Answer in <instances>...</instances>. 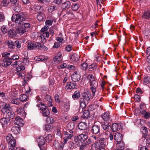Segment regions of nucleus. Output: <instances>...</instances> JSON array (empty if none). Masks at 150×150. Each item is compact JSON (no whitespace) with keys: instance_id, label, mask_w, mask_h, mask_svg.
Returning <instances> with one entry per match:
<instances>
[{"instance_id":"obj_1","label":"nucleus","mask_w":150,"mask_h":150,"mask_svg":"<svg viewBox=\"0 0 150 150\" xmlns=\"http://www.w3.org/2000/svg\"><path fill=\"white\" fill-rule=\"evenodd\" d=\"M25 14L22 12L13 14L11 17V20L16 25H21L25 20Z\"/></svg>"},{"instance_id":"obj_2","label":"nucleus","mask_w":150,"mask_h":150,"mask_svg":"<svg viewBox=\"0 0 150 150\" xmlns=\"http://www.w3.org/2000/svg\"><path fill=\"white\" fill-rule=\"evenodd\" d=\"M10 54V53L7 52H5L2 54V57H6V58L5 59L4 63L2 64L3 66L7 67L11 64V61L12 60V59L9 57H8V56L6 57V56L9 55Z\"/></svg>"},{"instance_id":"obj_3","label":"nucleus","mask_w":150,"mask_h":150,"mask_svg":"<svg viewBox=\"0 0 150 150\" xmlns=\"http://www.w3.org/2000/svg\"><path fill=\"white\" fill-rule=\"evenodd\" d=\"M0 108L1 109L2 112L3 113H5L6 112L11 110L9 105L5 103H3L0 105Z\"/></svg>"},{"instance_id":"obj_4","label":"nucleus","mask_w":150,"mask_h":150,"mask_svg":"<svg viewBox=\"0 0 150 150\" xmlns=\"http://www.w3.org/2000/svg\"><path fill=\"white\" fill-rule=\"evenodd\" d=\"M105 139L103 138H100L99 140H97V142L95 143V144H92V147H98L100 146H102V147H104V140Z\"/></svg>"},{"instance_id":"obj_5","label":"nucleus","mask_w":150,"mask_h":150,"mask_svg":"<svg viewBox=\"0 0 150 150\" xmlns=\"http://www.w3.org/2000/svg\"><path fill=\"white\" fill-rule=\"evenodd\" d=\"M87 78L89 79L90 85L95 86H98V83L96 81L94 77L92 75H89L88 76Z\"/></svg>"},{"instance_id":"obj_6","label":"nucleus","mask_w":150,"mask_h":150,"mask_svg":"<svg viewBox=\"0 0 150 150\" xmlns=\"http://www.w3.org/2000/svg\"><path fill=\"white\" fill-rule=\"evenodd\" d=\"M111 129L113 132H116L120 129H122V127L120 124L114 123L112 124Z\"/></svg>"},{"instance_id":"obj_7","label":"nucleus","mask_w":150,"mask_h":150,"mask_svg":"<svg viewBox=\"0 0 150 150\" xmlns=\"http://www.w3.org/2000/svg\"><path fill=\"white\" fill-rule=\"evenodd\" d=\"M83 98L87 101H89L91 97V93L90 91H87L86 92H84L82 94Z\"/></svg>"},{"instance_id":"obj_8","label":"nucleus","mask_w":150,"mask_h":150,"mask_svg":"<svg viewBox=\"0 0 150 150\" xmlns=\"http://www.w3.org/2000/svg\"><path fill=\"white\" fill-rule=\"evenodd\" d=\"M71 79L74 82H76L80 79L81 76L79 74H77L76 71L71 76Z\"/></svg>"},{"instance_id":"obj_9","label":"nucleus","mask_w":150,"mask_h":150,"mask_svg":"<svg viewBox=\"0 0 150 150\" xmlns=\"http://www.w3.org/2000/svg\"><path fill=\"white\" fill-rule=\"evenodd\" d=\"M88 138V136L85 134H82L77 136V139L78 140L81 142H84Z\"/></svg>"},{"instance_id":"obj_10","label":"nucleus","mask_w":150,"mask_h":150,"mask_svg":"<svg viewBox=\"0 0 150 150\" xmlns=\"http://www.w3.org/2000/svg\"><path fill=\"white\" fill-rule=\"evenodd\" d=\"M101 117L104 121V122L110 123L111 120L110 118L107 113L105 112L103 115H102Z\"/></svg>"},{"instance_id":"obj_11","label":"nucleus","mask_w":150,"mask_h":150,"mask_svg":"<svg viewBox=\"0 0 150 150\" xmlns=\"http://www.w3.org/2000/svg\"><path fill=\"white\" fill-rule=\"evenodd\" d=\"M122 134L119 133H116L114 137V139L117 142L122 141Z\"/></svg>"},{"instance_id":"obj_12","label":"nucleus","mask_w":150,"mask_h":150,"mask_svg":"<svg viewBox=\"0 0 150 150\" xmlns=\"http://www.w3.org/2000/svg\"><path fill=\"white\" fill-rule=\"evenodd\" d=\"M14 123L20 127L23 125V120L19 117H16L15 118L14 121Z\"/></svg>"},{"instance_id":"obj_13","label":"nucleus","mask_w":150,"mask_h":150,"mask_svg":"<svg viewBox=\"0 0 150 150\" xmlns=\"http://www.w3.org/2000/svg\"><path fill=\"white\" fill-rule=\"evenodd\" d=\"M91 131L94 134H100V127L98 126L94 125L92 126Z\"/></svg>"},{"instance_id":"obj_14","label":"nucleus","mask_w":150,"mask_h":150,"mask_svg":"<svg viewBox=\"0 0 150 150\" xmlns=\"http://www.w3.org/2000/svg\"><path fill=\"white\" fill-rule=\"evenodd\" d=\"M80 56L74 54L70 56V59L71 62H76L79 60Z\"/></svg>"},{"instance_id":"obj_15","label":"nucleus","mask_w":150,"mask_h":150,"mask_svg":"<svg viewBox=\"0 0 150 150\" xmlns=\"http://www.w3.org/2000/svg\"><path fill=\"white\" fill-rule=\"evenodd\" d=\"M77 87L76 83L70 82L68 83L65 87V88L67 89H73L76 88Z\"/></svg>"},{"instance_id":"obj_16","label":"nucleus","mask_w":150,"mask_h":150,"mask_svg":"<svg viewBox=\"0 0 150 150\" xmlns=\"http://www.w3.org/2000/svg\"><path fill=\"white\" fill-rule=\"evenodd\" d=\"M9 120V119L8 118H7V117L5 118L4 117L1 119L0 122L2 127H4L7 125L8 123Z\"/></svg>"},{"instance_id":"obj_17","label":"nucleus","mask_w":150,"mask_h":150,"mask_svg":"<svg viewBox=\"0 0 150 150\" xmlns=\"http://www.w3.org/2000/svg\"><path fill=\"white\" fill-rule=\"evenodd\" d=\"M38 47V43L35 42H30L28 45V47L29 50H32L34 48H36Z\"/></svg>"},{"instance_id":"obj_18","label":"nucleus","mask_w":150,"mask_h":150,"mask_svg":"<svg viewBox=\"0 0 150 150\" xmlns=\"http://www.w3.org/2000/svg\"><path fill=\"white\" fill-rule=\"evenodd\" d=\"M110 123L104 122L102 125V126L104 130L106 131H108L110 129L111 127L110 125H109Z\"/></svg>"},{"instance_id":"obj_19","label":"nucleus","mask_w":150,"mask_h":150,"mask_svg":"<svg viewBox=\"0 0 150 150\" xmlns=\"http://www.w3.org/2000/svg\"><path fill=\"white\" fill-rule=\"evenodd\" d=\"M78 127L80 129L84 130L87 129V125L85 122H81L79 124Z\"/></svg>"},{"instance_id":"obj_20","label":"nucleus","mask_w":150,"mask_h":150,"mask_svg":"<svg viewBox=\"0 0 150 150\" xmlns=\"http://www.w3.org/2000/svg\"><path fill=\"white\" fill-rule=\"evenodd\" d=\"M116 147L118 148L121 150H123L125 147V145L123 141L120 142H117L116 144Z\"/></svg>"},{"instance_id":"obj_21","label":"nucleus","mask_w":150,"mask_h":150,"mask_svg":"<svg viewBox=\"0 0 150 150\" xmlns=\"http://www.w3.org/2000/svg\"><path fill=\"white\" fill-rule=\"evenodd\" d=\"M37 141L38 142V145L39 146H42L45 144V140L44 137H39L37 139Z\"/></svg>"},{"instance_id":"obj_22","label":"nucleus","mask_w":150,"mask_h":150,"mask_svg":"<svg viewBox=\"0 0 150 150\" xmlns=\"http://www.w3.org/2000/svg\"><path fill=\"white\" fill-rule=\"evenodd\" d=\"M16 30L20 34H23L27 31L21 25L18 27H17Z\"/></svg>"},{"instance_id":"obj_23","label":"nucleus","mask_w":150,"mask_h":150,"mask_svg":"<svg viewBox=\"0 0 150 150\" xmlns=\"http://www.w3.org/2000/svg\"><path fill=\"white\" fill-rule=\"evenodd\" d=\"M71 3L70 1H67L64 2L62 5V8L64 9H68L70 7Z\"/></svg>"},{"instance_id":"obj_24","label":"nucleus","mask_w":150,"mask_h":150,"mask_svg":"<svg viewBox=\"0 0 150 150\" xmlns=\"http://www.w3.org/2000/svg\"><path fill=\"white\" fill-rule=\"evenodd\" d=\"M8 34L11 38L15 37L16 35V31L13 29H11L8 31Z\"/></svg>"},{"instance_id":"obj_25","label":"nucleus","mask_w":150,"mask_h":150,"mask_svg":"<svg viewBox=\"0 0 150 150\" xmlns=\"http://www.w3.org/2000/svg\"><path fill=\"white\" fill-rule=\"evenodd\" d=\"M79 102L80 106L82 108V109H84L86 105V102L84 100V98H81L80 99Z\"/></svg>"},{"instance_id":"obj_26","label":"nucleus","mask_w":150,"mask_h":150,"mask_svg":"<svg viewBox=\"0 0 150 150\" xmlns=\"http://www.w3.org/2000/svg\"><path fill=\"white\" fill-rule=\"evenodd\" d=\"M37 18L40 21H42L44 20L45 16L42 12H40L37 16Z\"/></svg>"},{"instance_id":"obj_27","label":"nucleus","mask_w":150,"mask_h":150,"mask_svg":"<svg viewBox=\"0 0 150 150\" xmlns=\"http://www.w3.org/2000/svg\"><path fill=\"white\" fill-rule=\"evenodd\" d=\"M61 57V54L59 53L54 58V62H56L57 63H59L62 60Z\"/></svg>"},{"instance_id":"obj_28","label":"nucleus","mask_w":150,"mask_h":150,"mask_svg":"<svg viewBox=\"0 0 150 150\" xmlns=\"http://www.w3.org/2000/svg\"><path fill=\"white\" fill-rule=\"evenodd\" d=\"M22 24L21 25L23 26V27L26 31H28L29 28L31 27L30 25L28 23H25L23 22Z\"/></svg>"},{"instance_id":"obj_29","label":"nucleus","mask_w":150,"mask_h":150,"mask_svg":"<svg viewBox=\"0 0 150 150\" xmlns=\"http://www.w3.org/2000/svg\"><path fill=\"white\" fill-rule=\"evenodd\" d=\"M42 114L43 116L48 117L50 114V111L49 109L47 108L46 109L43 110L42 111Z\"/></svg>"},{"instance_id":"obj_30","label":"nucleus","mask_w":150,"mask_h":150,"mask_svg":"<svg viewBox=\"0 0 150 150\" xmlns=\"http://www.w3.org/2000/svg\"><path fill=\"white\" fill-rule=\"evenodd\" d=\"M20 100L21 101H25L28 99V96L25 94H22L19 97Z\"/></svg>"},{"instance_id":"obj_31","label":"nucleus","mask_w":150,"mask_h":150,"mask_svg":"<svg viewBox=\"0 0 150 150\" xmlns=\"http://www.w3.org/2000/svg\"><path fill=\"white\" fill-rule=\"evenodd\" d=\"M12 104L18 105L20 104V101L18 98H14L11 99Z\"/></svg>"},{"instance_id":"obj_32","label":"nucleus","mask_w":150,"mask_h":150,"mask_svg":"<svg viewBox=\"0 0 150 150\" xmlns=\"http://www.w3.org/2000/svg\"><path fill=\"white\" fill-rule=\"evenodd\" d=\"M90 116V112L88 110H85L84 111L82 117L83 118H87Z\"/></svg>"},{"instance_id":"obj_33","label":"nucleus","mask_w":150,"mask_h":150,"mask_svg":"<svg viewBox=\"0 0 150 150\" xmlns=\"http://www.w3.org/2000/svg\"><path fill=\"white\" fill-rule=\"evenodd\" d=\"M141 114L143 115L144 117L146 119H148L150 116V113L144 110H143L141 112Z\"/></svg>"},{"instance_id":"obj_34","label":"nucleus","mask_w":150,"mask_h":150,"mask_svg":"<svg viewBox=\"0 0 150 150\" xmlns=\"http://www.w3.org/2000/svg\"><path fill=\"white\" fill-rule=\"evenodd\" d=\"M8 45V47L11 49H13L15 47V45L13 42L9 40L7 42Z\"/></svg>"},{"instance_id":"obj_35","label":"nucleus","mask_w":150,"mask_h":150,"mask_svg":"<svg viewBox=\"0 0 150 150\" xmlns=\"http://www.w3.org/2000/svg\"><path fill=\"white\" fill-rule=\"evenodd\" d=\"M80 96V94L79 91H75L74 94L72 95V97L73 98L78 99Z\"/></svg>"},{"instance_id":"obj_36","label":"nucleus","mask_w":150,"mask_h":150,"mask_svg":"<svg viewBox=\"0 0 150 150\" xmlns=\"http://www.w3.org/2000/svg\"><path fill=\"white\" fill-rule=\"evenodd\" d=\"M67 128L69 129H73L75 127V124L73 122H70L67 125Z\"/></svg>"},{"instance_id":"obj_37","label":"nucleus","mask_w":150,"mask_h":150,"mask_svg":"<svg viewBox=\"0 0 150 150\" xmlns=\"http://www.w3.org/2000/svg\"><path fill=\"white\" fill-rule=\"evenodd\" d=\"M58 7L57 6H52L49 7L48 10L50 12H52L54 10H57Z\"/></svg>"},{"instance_id":"obj_38","label":"nucleus","mask_w":150,"mask_h":150,"mask_svg":"<svg viewBox=\"0 0 150 150\" xmlns=\"http://www.w3.org/2000/svg\"><path fill=\"white\" fill-rule=\"evenodd\" d=\"M12 132L15 134H17L18 132V131L20 130L19 127L15 126L12 127L11 129Z\"/></svg>"},{"instance_id":"obj_39","label":"nucleus","mask_w":150,"mask_h":150,"mask_svg":"<svg viewBox=\"0 0 150 150\" xmlns=\"http://www.w3.org/2000/svg\"><path fill=\"white\" fill-rule=\"evenodd\" d=\"M149 17L150 13L149 11H145L142 15V18L144 19H148Z\"/></svg>"},{"instance_id":"obj_40","label":"nucleus","mask_w":150,"mask_h":150,"mask_svg":"<svg viewBox=\"0 0 150 150\" xmlns=\"http://www.w3.org/2000/svg\"><path fill=\"white\" fill-rule=\"evenodd\" d=\"M144 82L146 84L150 82V77L147 76H144Z\"/></svg>"},{"instance_id":"obj_41","label":"nucleus","mask_w":150,"mask_h":150,"mask_svg":"<svg viewBox=\"0 0 150 150\" xmlns=\"http://www.w3.org/2000/svg\"><path fill=\"white\" fill-rule=\"evenodd\" d=\"M6 139L8 143L14 139L11 134H8L6 137Z\"/></svg>"},{"instance_id":"obj_42","label":"nucleus","mask_w":150,"mask_h":150,"mask_svg":"<svg viewBox=\"0 0 150 150\" xmlns=\"http://www.w3.org/2000/svg\"><path fill=\"white\" fill-rule=\"evenodd\" d=\"M37 106L40 107V109L42 111L43 110L47 108L46 105L44 103H40L38 105H37Z\"/></svg>"},{"instance_id":"obj_43","label":"nucleus","mask_w":150,"mask_h":150,"mask_svg":"<svg viewBox=\"0 0 150 150\" xmlns=\"http://www.w3.org/2000/svg\"><path fill=\"white\" fill-rule=\"evenodd\" d=\"M88 146L86 143H83L81 145L79 150H87Z\"/></svg>"},{"instance_id":"obj_44","label":"nucleus","mask_w":150,"mask_h":150,"mask_svg":"<svg viewBox=\"0 0 150 150\" xmlns=\"http://www.w3.org/2000/svg\"><path fill=\"white\" fill-rule=\"evenodd\" d=\"M91 86V87H90V89L92 92L93 96L94 97L95 96V92L96 91V88L97 86H95V87H94L93 85Z\"/></svg>"},{"instance_id":"obj_45","label":"nucleus","mask_w":150,"mask_h":150,"mask_svg":"<svg viewBox=\"0 0 150 150\" xmlns=\"http://www.w3.org/2000/svg\"><path fill=\"white\" fill-rule=\"evenodd\" d=\"M9 146L11 148H14L16 145V141L15 139L8 143Z\"/></svg>"},{"instance_id":"obj_46","label":"nucleus","mask_w":150,"mask_h":150,"mask_svg":"<svg viewBox=\"0 0 150 150\" xmlns=\"http://www.w3.org/2000/svg\"><path fill=\"white\" fill-rule=\"evenodd\" d=\"M6 97L5 94L4 93H0V100L1 101H5Z\"/></svg>"},{"instance_id":"obj_47","label":"nucleus","mask_w":150,"mask_h":150,"mask_svg":"<svg viewBox=\"0 0 150 150\" xmlns=\"http://www.w3.org/2000/svg\"><path fill=\"white\" fill-rule=\"evenodd\" d=\"M4 114H6V116L7 115H8L9 117L8 118H9L10 117L11 118L13 117V113L11 111V110H9V111H7V112H6Z\"/></svg>"},{"instance_id":"obj_48","label":"nucleus","mask_w":150,"mask_h":150,"mask_svg":"<svg viewBox=\"0 0 150 150\" xmlns=\"http://www.w3.org/2000/svg\"><path fill=\"white\" fill-rule=\"evenodd\" d=\"M141 130L143 134L145 135L147 134L148 131L147 130V128L146 127H142L141 128Z\"/></svg>"},{"instance_id":"obj_49","label":"nucleus","mask_w":150,"mask_h":150,"mask_svg":"<svg viewBox=\"0 0 150 150\" xmlns=\"http://www.w3.org/2000/svg\"><path fill=\"white\" fill-rule=\"evenodd\" d=\"M14 45L17 48H20L21 47V42L18 40H16L15 42Z\"/></svg>"},{"instance_id":"obj_50","label":"nucleus","mask_w":150,"mask_h":150,"mask_svg":"<svg viewBox=\"0 0 150 150\" xmlns=\"http://www.w3.org/2000/svg\"><path fill=\"white\" fill-rule=\"evenodd\" d=\"M16 112L17 114L20 115L21 114L24 113V111L23 108H18Z\"/></svg>"},{"instance_id":"obj_51","label":"nucleus","mask_w":150,"mask_h":150,"mask_svg":"<svg viewBox=\"0 0 150 150\" xmlns=\"http://www.w3.org/2000/svg\"><path fill=\"white\" fill-rule=\"evenodd\" d=\"M25 69V67L23 65H21L17 67L16 71H21Z\"/></svg>"},{"instance_id":"obj_52","label":"nucleus","mask_w":150,"mask_h":150,"mask_svg":"<svg viewBox=\"0 0 150 150\" xmlns=\"http://www.w3.org/2000/svg\"><path fill=\"white\" fill-rule=\"evenodd\" d=\"M47 122L49 123L52 124L54 122V120L52 117H48L47 118Z\"/></svg>"},{"instance_id":"obj_53","label":"nucleus","mask_w":150,"mask_h":150,"mask_svg":"<svg viewBox=\"0 0 150 150\" xmlns=\"http://www.w3.org/2000/svg\"><path fill=\"white\" fill-rule=\"evenodd\" d=\"M79 7V4H76L71 6V8L74 11H77Z\"/></svg>"},{"instance_id":"obj_54","label":"nucleus","mask_w":150,"mask_h":150,"mask_svg":"<svg viewBox=\"0 0 150 150\" xmlns=\"http://www.w3.org/2000/svg\"><path fill=\"white\" fill-rule=\"evenodd\" d=\"M69 105L68 103H64V105L62 108L64 109V111H67L69 108Z\"/></svg>"},{"instance_id":"obj_55","label":"nucleus","mask_w":150,"mask_h":150,"mask_svg":"<svg viewBox=\"0 0 150 150\" xmlns=\"http://www.w3.org/2000/svg\"><path fill=\"white\" fill-rule=\"evenodd\" d=\"M1 30L2 32L4 34H6L8 31L7 28L4 25L2 26Z\"/></svg>"},{"instance_id":"obj_56","label":"nucleus","mask_w":150,"mask_h":150,"mask_svg":"<svg viewBox=\"0 0 150 150\" xmlns=\"http://www.w3.org/2000/svg\"><path fill=\"white\" fill-rule=\"evenodd\" d=\"M45 140L46 141L48 142H49L51 140H52V137L51 135V134H48L47 136H46L45 139Z\"/></svg>"},{"instance_id":"obj_57","label":"nucleus","mask_w":150,"mask_h":150,"mask_svg":"<svg viewBox=\"0 0 150 150\" xmlns=\"http://www.w3.org/2000/svg\"><path fill=\"white\" fill-rule=\"evenodd\" d=\"M82 69L83 70H86L87 69L88 64L86 63H83L81 65Z\"/></svg>"},{"instance_id":"obj_58","label":"nucleus","mask_w":150,"mask_h":150,"mask_svg":"<svg viewBox=\"0 0 150 150\" xmlns=\"http://www.w3.org/2000/svg\"><path fill=\"white\" fill-rule=\"evenodd\" d=\"M45 100L48 102H52V100L51 99V97L48 95H46L45 96Z\"/></svg>"},{"instance_id":"obj_59","label":"nucleus","mask_w":150,"mask_h":150,"mask_svg":"<svg viewBox=\"0 0 150 150\" xmlns=\"http://www.w3.org/2000/svg\"><path fill=\"white\" fill-rule=\"evenodd\" d=\"M8 0H4L1 2V5L4 7L7 6L8 4Z\"/></svg>"},{"instance_id":"obj_60","label":"nucleus","mask_w":150,"mask_h":150,"mask_svg":"<svg viewBox=\"0 0 150 150\" xmlns=\"http://www.w3.org/2000/svg\"><path fill=\"white\" fill-rule=\"evenodd\" d=\"M49 29V27L47 25H45L44 27L42 28L41 30V32L44 34L45 32H46L45 31Z\"/></svg>"},{"instance_id":"obj_61","label":"nucleus","mask_w":150,"mask_h":150,"mask_svg":"<svg viewBox=\"0 0 150 150\" xmlns=\"http://www.w3.org/2000/svg\"><path fill=\"white\" fill-rule=\"evenodd\" d=\"M134 100L135 101L139 102L140 100L139 96L138 95H135L134 96Z\"/></svg>"},{"instance_id":"obj_62","label":"nucleus","mask_w":150,"mask_h":150,"mask_svg":"<svg viewBox=\"0 0 150 150\" xmlns=\"http://www.w3.org/2000/svg\"><path fill=\"white\" fill-rule=\"evenodd\" d=\"M5 17L4 14L2 13H0V22H1L4 20Z\"/></svg>"},{"instance_id":"obj_63","label":"nucleus","mask_w":150,"mask_h":150,"mask_svg":"<svg viewBox=\"0 0 150 150\" xmlns=\"http://www.w3.org/2000/svg\"><path fill=\"white\" fill-rule=\"evenodd\" d=\"M51 128V126L49 124H46L45 125V129L47 131L50 130Z\"/></svg>"},{"instance_id":"obj_64","label":"nucleus","mask_w":150,"mask_h":150,"mask_svg":"<svg viewBox=\"0 0 150 150\" xmlns=\"http://www.w3.org/2000/svg\"><path fill=\"white\" fill-rule=\"evenodd\" d=\"M53 21L51 20H47L45 22V23L47 25H52Z\"/></svg>"}]
</instances>
